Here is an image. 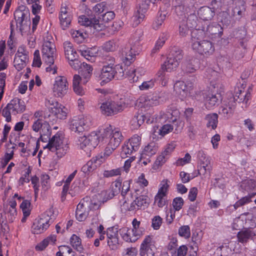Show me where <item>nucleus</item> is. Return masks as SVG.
<instances>
[{"instance_id": "5fc2aeb1", "label": "nucleus", "mask_w": 256, "mask_h": 256, "mask_svg": "<svg viewBox=\"0 0 256 256\" xmlns=\"http://www.w3.org/2000/svg\"><path fill=\"white\" fill-rule=\"evenodd\" d=\"M122 170L120 168L112 169L110 170H106L104 172L103 176L105 178H110L121 174Z\"/></svg>"}, {"instance_id": "4be33fe9", "label": "nucleus", "mask_w": 256, "mask_h": 256, "mask_svg": "<svg viewBox=\"0 0 256 256\" xmlns=\"http://www.w3.org/2000/svg\"><path fill=\"white\" fill-rule=\"evenodd\" d=\"M192 86H188L183 81L178 80L174 84V88L176 94L180 99L183 100L188 96V91L192 89Z\"/></svg>"}, {"instance_id": "69168bd1", "label": "nucleus", "mask_w": 256, "mask_h": 256, "mask_svg": "<svg viewBox=\"0 0 256 256\" xmlns=\"http://www.w3.org/2000/svg\"><path fill=\"white\" fill-rule=\"evenodd\" d=\"M43 46H54V38H53L52 33H46V35L44 36Z\"/></svg>"}, {"instance_id": "4468645a", "label": "nucleus", "mask_w": 256, "mask_h": 256, "mask_svg": "<svg viewBox=\"0 0 256 256\" xmlns=\"http://www.w3.org/2000/svg\"><path fill=\"white\" fill-rule=\"evenodd\" d=\"M148 205V197L146 196L142 195L136 198L130 204V206L125 200L122 205V209L125 210L132 211L140 209L142 206L147 207Z\"/></svg>"}, {"instance_id": "dca6fc26", "label": "nucleus", "mask_w": 256, "mask_h": 256, "mask_svg": "<svg viewBox=\"0 0 256 256\" xmlns=\"http://www.w3.org/2000/svg\"><path fill=\"white\" fill-rule=\"evenodd\" d=\"M32 128L36 132L40 131V139L42 141H44L43 136H46V138H44L46 140L50 136V126L46 122H42V120L38 119L34 123Z\"/></svg>"}, {"instance_id": "bb28decb", "label": "nucleus", "mask_w": 256, "mask_h": 256, "mask_svg": "<svg viewBox=\"0 0 256 256\" xmlns=\"http://www.w3.org/2000/svg\"><path fill=\"white\" fill-rule=\"evenodd\" d=\"M100 76L103 82L106 83L109 82L116 77L114 66H104Z\"/></svg>"}, {"instance_id": "49530a36", "label": "nucleus", "mask_w": 256, "mask_h": 256, "mask_svg": "<svg viewBox=\"0 0 256 256\" xmlns=\"http://www.w3.org/2000/svg\"><path fill=\"white\" fill-rule=\"evenodd\" d=\"M140 140L141 138L138 136L134 135L127 142L132 146L130 148H132V150H134V152H136L139 149Z\"/></svg>"}, {"instance_id": "2eb2a0df", "label": "nucleus", "mask_w": 256, "mask_h": 256, "mask_svg": "<svg viewBox=\"0 0 256 256\" xmlns=\"http://www.w3.org/2000/svg\"><path fill=\"white\" fill-rule=\"evenodd\" d=\"M46 106H52L50 108V112L54 114L57 118L63 120L65 119L67 114V109L62 104L57 102H54L52 100H48L46 102Z\"/></svg>"}, {"instance_id": "473e14b6", "label": "nucleus", "mask_w": 256, "mask_h": 256, "mask_svg": "<svg viewBox=\"0 0 256 256\" xmlns=\"http://www.w3.org/2000/svg\"><path fill=\"white\" fill-rule=\"evenodd\" d=\"M25 10V6L21 5L19 6L14 12V17L16 22V28H18L20 32H24L26 30L24 28L23 25H22V10Z\"/></svg>"}, {"instance_id": "58836bf2", "label": "nucleus", "mask_w": 256, "mask_h": 256, "mask_svg": "<svg viewBox=\"0 0 256 256\" xmlns=\"http://www.w3.org/2000/svg\"><path fill=\"white\" fill-rule=\"evenodd\" d=\"M83 82V78L79 75L75 74L73 78V89L74 92L79 95H83L84 94V90L80 86V81Z\"/></svg>"}, {"instance_id": "9b49d317", "label": "nucleus", "mask_w": 256, "mask_h": 256, "mask_svg": "<svg viewBox=\"0 0 256 256\" xmlns=\"http://www.w3.org/2000/svg\"><path fill=\"white\" fill-rule=\"evenodd\" d=\"M124 106L122 104L112 100L103 102L100 109L102 113L106 116L114 115L123 110Z\"/></svg>"}, {"instance_id": "39448f33", "label": "nucleus", "mask_w": 256, "mask_h": 256, "mask_svg": "<svg viewBox=\"0 0 256 256\" xmlns=\"http://www.w3.org/2000/svg\"><path fill=\"white\" fill-rule=\"evenodd\" d=\"M182 58V50L178 48H173L167 58L166 61L162 66L161 70L172 72L176 68Z\"/></svg>"}, {"instance_id": "09e8293b", "label": "nucleus", "mask_w": 256, "mask_h": 256, "mask_svg": "<svg viewBox=\"0 0 256 256\" xmlns=\"http://www.w3.org/2000/svg\"><path fill=\"white\" fill-rule=\"evenodd\" d=\"M132 146L130 144H128V142L124 143L122 146V150L120 153V155L122 158H126L128 156V155H130L133 152H134V150H132L130 148Z\"/></svg>"}, {"instance_id": "f03ea898", "label": "nucleus", "mask_w": 256, "mask_h": 256, "mask_svg": "<svg viewBox=\"0 0 256 256\" xmlns=\"http://www.w3.org/2000/svg\"><path fill=\"white\" fill-rule=\"evenodd\" d=\"M56 218V216L54 214L53 208H50L34 220L32 226V233L34 234L42 233L54 222Z\"/></svg>"}, {"instance_id": "0eeeda50", "label": "nucleus", "mask_w": 256, "mask_h": 256, "mask_svg": "<svg viewBox=\"0 0 256 256\" xmlns=\"http://www.w3.org/2000/svg\"><path fill=\"white\" fill-rule=\"evenodd\" d=\"M100 136L95 132H92L87 136H84L78 138V144L80 148L83 150L88 156L91 151L98 145L100 140Z\"/></svg>"}, {"instance_id": "ddd939ff", "label": "nucleus", "mask_w": 256, "mask_h": 256, "mask_svg": "<svg viewBox=\"0 0 256 256\" xmlns=\"http://www.w3.org/2000/svg\"><path fill=\"white\" fill-rule=\"evenodd\" d=\"M236 108V103L234 102V98H232L228 99L227 98L223 100L222 106L220 107L218 114L225 118L231 117Z\"/></svg>"}, {"instance_id": "c756f323", "label": "nucleus", "mask_w": 256, "mask_h": 256, "mask_svg": "<svg viewBox=\"0 0 256 256\" xmlns=\"http://www.w3.org/2000/svg\"><path fill=\"white\" fill-rule=\"evenodd\" d=\"M215 14V8L202 6L198 11V15L204 20H211Z\"/></svg>"}, {"instance_id": "37998d69", "label": "nucleus", "mask_w": 256, "mask_h": 256, "mask_svg": "<svg viewBox=\"0 0 256 256\" xmlns=\"http://www.w3.org/2000/svg\"><path fill=\"white\" fill-rule=\"evenodd\" d=\"M72 36L78 44L86 42L90 40L88 33H72Z\"/></svg>"}, {"instance_id": "72a5a7b5", "label": "nucleus", "mask_w": 256, "mask_h": 256, "mask_svg": "<svg viewBox=\"0 0 256 256\" xmlns=\"http://www.w3.org/2000/svg\"><path fill=\"white\" fill-rule=\"evenodd\" d=\"M122 238L126 242H134L138 239V236L132 234V232L127 228H122L119 230Z\"/></svg>"}, {"instance_id": "b1692460", "label": "nucleus", "mask_w": 256, "mask_h": 256, "mask_svg": "<svg viewBox=\"0 0 256 256\" xmlns=\"http://www.w3.org/2000/svg\"><path fill=\"white\" fill-rule=\"evenodd\" d=\"M118 228L115 227L109 228L107 230L108 244L112 249H114L118 244Z\"/></svg>"}, {"instance_id": "6e6552de", "label": "nucleus", "mask_w": 256, "mask_h": 256, "mask_svg": "<svg viewBox=\"0 0 256 256\" xmlns=\"http://www.w3.org/2000/svg\"><path fill=\"white\" fill-rule=\"evenodd\" d=\"M86 14L80 15L78 17V22L82 26L86 27H90L93 28L94 30L99 32L103 30L105 28V26L102 24L100 23V20L98 18L92 14L90 10H88L86 12Z\"/></svg>"}, {"instance_id": "a211bd4d", "label": "nucleus", "mask_w": 256, "mask_h": 256, "mask_svg": "<svg viewBox=\"0 0 256 256\" xmlns=\"http://www.w3.org/2000/svg\"><path fill=\"white\" fill-rule=\"evenodd\" d=\"M42 60L47 64H54L56 57L55 46H42Z\"/></svg>"}, {"instance_id": "c03bdc74", "label": "nucleus", "mask_w": 256, "mask_h": 256, "mask_svg": "<svg viewBox=\"0 0 256 256\" xmlns=\"http://www.w3.org/2000/svg\"><path fill=\"white\" fill-rule=\"evenodd\" d=\"M70 244L77 251L81 252L83 250L81 239L76 234H72L70 238Z\"/></svg>"}, {"instance_id": "9d476101", "label": "nucleus", "mask_w": 256, "mask_h": 256, "mask_svg": "<svg viewBox=\"0 0 256 256\" xmlns=\"http://www.w3.org/2000/svg\"><path fill=\"white\" fill-rule=\"evenodd\" d=\"M120 57L125 66H130L135 59L138 52L130 44H126L120 50Z\"/></svg>"}, {"instance_id": "cd10ccee", "label": "nucleus", "mask_w": 256, "mask_h": 256, "mask_svg": "<svg viewBox=\"0 0 256 256\" xmlns=\"http://www.w3.org/2000/svg\"><path fill=\"white\" fill-rule=\"evenodd\" d=\"M200 60L192 58L188 60H186L182 66V70L186 73H192L195 72L196 70L200 68Z\"/></svg>"}, {"instance_id": "f257e3e1", "label": "nucleus", "mask_w": 256, "mask_h": 256, "mask_svg": "<svg viewBox=\"0 0 256 256\" xmlns=\"http://www.w3.org/2000/svg\"><path fill=\"white\" fill-rule=\"evenodd\" d=\"M123 136L121 132L116 129L111 130L108 128L105 130L101 140V142L106 144L104 156H108L120 145Z\"/></svg>"}, {"instance_id": "c9c22d12", "label": "nucleus", "mask_w": 256, "mask_h": 256, "mask_svg": "<svg viewBox=\"0 0 256 256\" xmlns=\"http://www.w3.org/2000/svg\"><path fill=\"white\" fill-rule=\"evenodd\" d=\"M205 120L206 122V126L208 128L215 130L218 123V114L216 113L208 114L206 115Z\"/></svg>"}, {"instance_id": "e433bc0d", "label": "nucleus", "mask_w": 256, "mask_h": 256, "mask_svg": "<svg viewBox=\"0 0 256 256\" xmlns=\"http://www.w3.org/2000/svg\"><path fill=\"white\" fill-rule=\"evenodd\" d=\"M78 52L82 56L91 62L94 61V57L98 54V50H96L95 48H88L86 50L80 49Z\"/></svg>"}, {"instance_id": "c85d7f7f", "label": "nucleus", "mask_w": 256, "mask_h": 256, "mask_svg": "<svg viewBox=\"0 0 256 256\" xmlns=\"http://www.w3.org/2000/svg\"><path fill=\"white\" fill-rule=\"evenodd\" d=\"M28 60L27 55L22 52H20V49L16 52L14 60V66L18 70L24 68Z\"/></svg>"}, {"instance_id": "79ce46f5", "label": "nucleus", "mask_w": 256, "mask_h": 256, "mask_svg": "<svg viewBox=\"0 0 256 256\" xmlns=\"http://www.w3.org/2000/svg\"><path fill=\"white\" fill-rule=\"evenodd\" d=\"M22 25H23L24 28L26 30L24 31L26 32L30 30V14L28 9L25 6V10H22Z\"/></svg>"}, {"instance_id": "864d4df0", "label": "nucleus", "mask_w": 256, "mask_h": 256, "mask_svg": "<svg viewBox=\"0 0 256 256\" xmlns=\"http://www.w3.org/2000/svg\"><path fill=\"white\" fill-rule=\"evenodd\" d=\"M252 197V196H248L240 198V200L236 202L234 205V209L236 210L239 207L243 206L244 204L252 202L251 198Z\"/></svg>"}, {"instance_id": "e2e57ef3", "label": "nucleus", "mask_w": 256, "mask_h": 256, "mask_svg": "<svg viewBox=\"0 0 256 256\" xmlns=\"http://www.w3.org/2000/svg\"><path fill=\"white\" fill-rule=\"evenodd\" d=\"M184 200L181 197H177L174 198L172 201V206L174 210V211H178L182 208L184 205Z\"/></svg>"}, {"instance_id": "4d7b16f0", "label": "nucleus", "mask_w": 256, "mask_h": 256, "mask_svg": "<svg viewBox=\"0 0 256 256\" xmlns=\"http://www.w3.org/2000/svg\"><path fill=\"white\" fill-rule=\"evenodd\" d=\"M30 202L28 200H24L20 204V208L22 209L23 214L26 216H29L30 214Z\"/></svg>"}, {"instance_id": "680f3d73", "label": "nucleus", "mask_w": 256, "mask_h": 256, "mask_svg": "<svg viewBox=\"0 0 256 256\" xmlns=\"http://www.w3.org/2000/svg\"><path fill=\"white\" fill-rule=\"evenodd\" d=\"M188 136L190 139H194L197 133V128L195 124L190 122L187 126Z\"/></svg>"}, {"instance_id": "a18cd8bd", "label": "nucleus", "mask_w": 256, "mask_h": 256, "mask_svg": "<svg viewBox=\"0 0 256 256\" xmlns=\"http://www.w3.org/2000/svg\"><path fill=\"white\" fill-rule=\"evenodd\" d=\"M234 8V14L235 15L236 13H237L240 18L242 17L244 15L246 9V2L243 0L240 1Z\"/></svg>"}, {"instance_id": "6e6d98bb", "label": "nucleus", "mask_w": 256, "mask_h": 256, "mask_svg": "<svg viewBox=\"0 0 256 256\" xmlns=\"http://www.w3.org/2000/svg\"><path fill=\"white\" fill-rule=\"evenodd\" d=\"M31 172L32 168L30 166H28L26 169L23 176H22L18 180L20 186L24 185L25 182L28 183L30 182L29 175L31 173Z\"/></svg>"}, {"instance_id": "ea45409f", "label": "nucleus", "mask_w": 256, "mask_h": 256, "mask_svg": "<svg viewBox=\"0 0 256 256\" xmlns=\"http://www.w3.org/2000/svg\"><path fill=\"white\" fill-rule=\"evenodd\" d=\"M158 150V146L154 142H150L146 146L142 153V156H151L155 154Z\"/></svg>"}, {"instance_id": "052dcab7", "label": "nucleus", "mask_w": 256, "mask_h": 256, "mask_svg": "<svg viewBox=\"0 0 256 256\" xmlns=\"http://www.w3.org/2000/svg\"><path fill=\"white\" fill-rule=\"evenodd\" d=\"M178 234L180 236L186 238H188L190 236V228L188 226H183L180 228Z\"/></svg>"}, {"instance_id": "f8f14e48", "label": "nucleus", "mask_w": 256, "mask_h": 256, "mask_svg": "<svg viewBox=\"0 0 256 256\" xmlns=\"http://www.w3.org/2000/svg\"><path fill=\"white\" fill-rule=\"evenodd\" d=\"M68 84L66 78L64 76H58L56 78L52 91L54 96L62 98L67 92Z\"/></svg>"}, {"instance_id": "603ef678", "label": "nucleus", "mask_w": 256, "mask_h": 256, "mask_svg": "<svg viewBox=\"0 0 256 256\" xmlns=\"http://www.w3.org/2000/svg\"><path fill=\"white\" fill-rule=\"evenodd\" d=\"M154 203L159 207L162 208L168 204L166 196L156 195L154 198Z\"/></svg>"}, {"instance_id": "aec40b11", "label": "nucleus", "mask_w": 256, "mask_h": 256, "mask_svg": "<svg viewBox=\"0 0 256 256\" xmlns=\"http://www.w3.org/2000/svg\"><path fill=\"white\" fill-rule=\"evenodd\" d=\"M89 198L86 197L84 198L78 204L77 206V208L76 212V215L77 220L80 222H82L88 216V212L84 211V208L85 210L86 206H88Z\"/></svg>"}, {"instance_id": "f704fd0d", "label": "nucleus", "mask_w": 256, "mask_h": 256, "mask_svg": "<svg viewBox=\"0 0 256 256\" xmlns=\"http://www.w3.org/2000/svg\"><path fill=\"white\" fill-rule=\"evenodd\" d=\"M254 236V232L249 228L241 230L237 234L238 242L242 243L246 242L249 239Z\"/></svg>"}, {"instance_id": "3c124183", "label": "nucleus", "mask_w": 256, "mask_h": 256, "mask_svg": "<svg viewBox=\"0 0 256 256\" xmlns=\"http://www.w3.org/2000/svg\"><path fill=\"white\" fill-rule=\"evenodd\" d=\"M117 48V45L114 40L106 42L102 46V50L106 52H114Z\"/></svg>"}, {"instance_id": "20e7f679", "label": "nucleus", "mask_w": 256, "mask_h": 256, "mask_svg": "<svg viewBox=\"0 0 256 256\" xmlns=\"http://www.w3.org/2000/svg\"><path fill=\"white\" fill-rule=\"evenodd\" d=\"M179 116L180 112L174 106H170L166 112H161L159 116L156 117L146 114V122L148 124L154 122L162 124L166 120H168L170 122H173L174 124L176 122Z\"/></svg>"}, {"instance_id": "6ab92c4d", "label": "nucleus", "mask_w": 256, "mask_h": 256, "mask_svg": "<svg viewBox=\"0 0 256 256\" xmlns=\"http://www.w3.org/2000/svg\"><path fill=\"white\" fill-rule=\"evenodd\" d=\"M179 120V117L178 118L177 120L174 124L173 122H170L167 120L169 123L163 125L162 126L158 128V126H154L153 128V134L156 136H160L162 137L172 131L174 126L178 124V121Z\"/></svg>"}, {"instance_id": "2f4dec72", "label": "nucleus", "mask_w": 256, "mask_h": 256, "mask_svg": "<svg viewBox=\"0 0 256 256\" xmlns=\"http://www.w3.org/2000/svg\"><path fill=\"white\" fill-rule=\"evenodd\" d=\"M64 55L67 60L74 58V56H78V54L73 47L72 44L68 42H64L63 44Z\"/></svg>"}, {"instance_id": "a878e982", "label": "nucleus", "mask_w": 256, "mask_h": 256, "mask_svg": "<svg viewBox=\"0 0 256 256\" xmlns=\"http://www.w3.org/2000/svg\"><path fill=\"white\" fill-rule=\"evenodd\" d=\"M8 108L12 109V113L14 115L18 113H22L26 109L24 102L18 98L12 100L8 104Z\"/></svg>"}, {"instance_id": "7ed1b4c3", "label": "nucleus", "mask_w": 256, "mask_h": 256, "mask_svg": "<svg viewBox=\"0 0 256 256\" xmlns=\"http://www.w3.org/2000/svg\"><path fill=\"white\" fill-rule=\"evenodd\" d=\"M64 137L60 133H56L49 138L48 142L44 146V148H48L52 152H56L58 157L62 158L66 154L68 146L67 144L64 143Z\"/></svg>"}, {"instance_id": "a19ab883", "label": "nucleus", "mask_w": 256, "mask_h": 256, "mask_svg": "<svg viewBox=\"0 0 256 256\" xmlns=\"http://www.w3.org/2000/svg\"><path fill=\"white\" fill-rule=\"evenodd\" d=\"M146 117L142 114H136L130 122L132 126L134 128H138L146 120Z\"/></svg>"}, {"instance_id": "338daca9", "label": "nucleus", "mask_w": 256, "mask_h": 256, "mask_svg": "<svg viewBox=\"0 0 256 256\" xmlns=\"http://www.w3.org/2000/svg\"><path fill=\"white\" fill-rule=\"evenodd\" d=\"M162 222V219L159 216L154 217L152 219V226L154 230H158L161 226Z\"/></svg>"}, {"instance_id": "412c9836", "label": "nucleus", "mask_w": 256, "mask_h": 256, "mask_svg": "<svg viewBox=\"0 0 256 256\" xmlns=\"http://www.w3.org/2000/svg\"><path fill=\"white\" fill-rule=\"evenodd\" d=\"M205 106L207 108L210 109L218 106L222 100V95L220 93H208L204 97Z\"/></svg>"}, {"instance_id": "13d9d810", "label": "nucleus", "mask_w": 256, "mask_h": 256, "mask_svg": "<svg viewBox=\"0 0 256 256\" xmlns=\"http://www.w3.org/2000/svg\"><path fill=\"white\" fill-rule=\"evenodd\" d=\"M212 166L210 164V160H207L206 166H204L200 164V168L198 170V173L200 175H204L207 172L210 173L212 170Z\"/></svg>"}, {"instance_id": "423d86ee", "label": "nucleus", "mask_w": 256, "mask_h": 256, "mask_svg": "<svg viewBox=\"0 0 256 256\" xmlns=\"http://www.w3.org/2000/svg\"><path fill=\"white\" fill-rule=\"evenodd\" d=\"M192 40L193 42L192 46L198 52L206 56L213 54L214 47L212 42L208 40L200 41L198 36V33H192Z\"/></svg>"}, {"instance_id": "393cba45", "label": "nucleus", "mask_w": 256, "mask_h": 256, "mask_svg": "<svg viewBox=\"0 0 256 256\" xmlns=\"http://www.w3.org/2000/svg\"><path fill=\"white\" fill-rule=\"evenodd\" d=\"M150 3L148 0H137L136 8L138 14L136 17H138V23L140 22L144 18V14L150 8Z\"/></svg>"}, {"instance_id": "de8ad7c7", "label": "nucleus", "mask_w": 256, "mask_h": 256, "mask_svg": "<svg viewBox=\"0 0 256 256\" xmlns=\"http://www.w3.org/2000/svg\"><path fill=\"white\" fill-rule=\"evenodd\" d=\"M143 102L144 106H152L158 105L159 104V100L156 96H153L144 98Z\"/></svg>"}, {"instance_id": "8fccbe9b", "label": "nucleus", "mask_w": 256, "mask_h": 256, "mask_svg": "<svg viewBox=\"0 0 256 256\" xmlns=\"http://www.w3.org/2000/svg\"><path fill=\"white\" fill-rule=\"evenodd\" d=\"M168 36L166 33H163L162 36L159 37L158 40H157L154 48L152 50V53L156 52L157 50H158L162 45L164 44L166 40L168 38Z\"/></svg>"}, {"instance_id": "7c9ffc66", "label": "nucleus", "mask_w": 256, "mask_h": 256, "mask_svg": "<svg viewBox=\"0 0 256 256\" xmlns=\"http://www.w3.org/2000/svg\"><path fill=\"white\" fill-rule=\"evenodd\" d=\"M80 68V74L83 78V83L85 84L90 79L92 75L93 68L91 65L83 62Z\"/></svg>"}, {"instance_id": "4c0bfd02", "label": "nucleus", "mask_w": 256, "mask_h": 256, "mask_svg": "<svg viewBox=\"0 0 256 256\" xmlns=\"http://www.w3.org/2000/svg\"><path fill=\"white\" fill-rule=\"evenodd\" d=\"M122 187V182L120 180H117L114 181L111 186L110 192L108 194V198L111 199L115 196L118 194L120 192Z\"/></svg>"}, {"instance_id": "bf43d9fd", "label": "nucleus", "mask_w": 256, "mask_h": 256, "mask_svg": "<svg viewBox=\"0 0 256 256\" xmlns=\"http://www.w3.org/2000/svg\"><path fill=\"white\" fill-rule=\"evenodd\" d=\"M132 224L133 228L131 230L132 232V234L140 236L142 234V231L139 230L140 224V222L137 220L136 218H134L132 222Z\"/></svg>"}, {"instance_id": "0e129e2a", "label": "nucleus", "mask_w": 256, "mask_h": 256, "mask_svg": "<svg viewBox=\"0 0 256 256\" xmlns=\"http://www.w3.org/2000/svg\"><path fill=\"white\" fill-rule=\"evenodd\" d=\"M6 218H8V221L10 222H14L17 215L16 209H6Z\"/></svg>"}, {"instance_id": "5701e85b", "label": "nucleus", "mask_w": 256, "mask_h": 256, "mask_svg": "<svg viewBox=\"0 0 256 256\" xmlns=\"http://www.w3.org/2000/svg\"><path fill=\"white\" fill-rule=\"evenodd\" d=\"M102 156L93 158L82 167V171L86 174H88L96 170L97 167L102 162Z\"/></svg>"}, {"instance_id": "f3484780", "label": "nucleus", "mask_w": 256, "mask_h": 256, "mask_svg": "<svg viewBox=\"0 0 256 256\" xmlns=\"http://www.w3.org/2000/svg\"><path fill=\"white\" fill-rule=\"evenodd\" d=\"M232 98H234V102L236 104V102L238 103L242 102L244 104V106H242V108H246L248 106V102L250 99V93L248 92H245L242 90H240V88H238V90L235 89V94L234 95L232 94H228L227 98L230 99Z\"/></svg>"}, {"instance_id": "774afa93", "label": "nucleus", "mask_w": 256, "mask_h": 256, "mask_svg": "<svg viewBox=\"0 0 256 256\" xmlns=\"http://www.w3.org/2000/svg\"><path fill=\"white\" fill-rule=\"evenodd\" d=\"M165 15L162 16L160 14L156 20L153 22L152 24V28L154 30H158L162 26V21L164 19Z\"/></svg>"}, {"instance_id": "1a4fd4ad", "label": "nucleus", "mask_w": 256, "mask_h": 256, "mask_svg": "<svg viewBox=\"0 0 256 256\" xmlns=\"http://www.w3.org/2000/svg\"><path fill=\"white\" fill-rule=\"evenodd\" d=\"M92 117L90 116H82L76 117L69 122L70 130L75 132H80L88 130L91 126Z\"/></svg>"}]
</instances>
